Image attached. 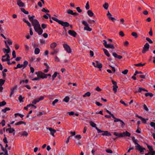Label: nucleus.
I'll return each instance as SVG.
<instances>
[{"label": "nucleus", "instance_id": "obj_7", "mask_svg": "<svg viewBox=\"0 0 155 155\" xmlns=\"http://www.w3.org/2000/svg\"><path fill=\"white\" fill-rule=\"evenodd\" d=\"M103 41L104 42L103 45L105 48H111L112 49H114V47L113 45L110 44H107V42L105 40H103Z\"/></svg>", "mask_w": 155, "mask_h": 155}, {"label": "nucleus", "instance_id": "obj_31", "mask_svg": "<svg viewBox=\"0 0 155 155\" xmlns=\"http://www.w3.org/2000/svg\"><path fill=\"white\" fill-rule=\"evenodd\" d=\"M24 97H23L21 95H20L18 98L20 102H24L23 99H24Z\"/></svg>", "mask_w": 155, "mask_h": 155}, {"label": "nucleus", "instance_id": "obj_14", "mask_svg": "<svg viewBox=\"0 0 155 155\" xmlns=\"http://www.w3.org/2000/svg\"><path fill=\"white\" fill-rule=\"evenodd\" d=\"M17 3L20 7H24L25 6L24 3L21 0H17Z\"/></svg>", "mask_w": 155, "mask_h": 155}, {"label": "nucleus", "instance_id": "obj_48", "mask_svg": "<svg viewBox=\"0 0 155 155\" xmlns=\"http://www.w3.org/2000/svg\"><path fill=\"white\" fill-rule=\"evenodd\" d=\"M90 125L93 127H94L96 128V124L94 122L91 121L90 122Z\"/></svg>", "mask_w": 155, "mask_h": 155}, {"label": "nucleus", "instance_id": "obj_30", "mask_svg": "<svg viewBox=\"0 0 155 155\" xmlns=\"http://www.w3.org/2000/svg\"><path fill=\"white\" fill-rule=\"evenodd\" d=\"M58 74V73L57 72H55L54 73V74L52 76V81H53L54 80L55 78L57 76V75Z\"/></svg>", "mask_w": 155, "mask_h": 155}, {"label": "nucleus", "instance_id": "obj_44", "mask_svg": "<svg viewBox=\"0 0 155 155\" xmlns=\"http://www.w3.org/2000/svg\"><path fill=\"white\" fill-rule=\"evenodd\" d=\"M145 95L146 97L150 96V97H152L153 96V94L151 93H146Z\"/></svg>", "mask_w": 155, "mask_h": 155}, {"label": "nucleus", "instance_id": "obj_10", "mask_svg": "<svg viewBox=\"0 0 155 155\" xmlns=\"http://www.w3.org/2000/svg\"><path fill=\"white\" fill-rule=\"evenodd\" d=\"M112 82L113 84V89L114 91V93H115L117 92V88L118 87L117 86V82L113 80H112Z\"/></svg>", "mask_w": 155, "mask_h": 155}, {"label": "nucleus", "instance_id": "obj_25", "mask_svg": "<svg viewBox=\"0 0 155 155\" xmlns=\"http://www.w3.org/2000/svg\"><path fill=\"white\" fill-rule=\"evenodd\" d=\"M103 132H104V133L102 134L103 136H110L111 135V134L109 133L108 131H104Z\"/></svg>", "mask_w": 155, "mask_h": 155}, {"label": "nucleus", "instance_id": "obj_39", "mask_svg": "<svg viewBox=\"0 0 155 155\" xmlns=\"http://www.w3.org/2000/svg\"><path fill=\"white\" fill-rule=\"evenodd\" d=\"M114 134L117 137H122L121 133H118L116 132H114Z\"/></svg>", "mask_w": 155, "mask_h": 155}, {"label": "nucleus", "instance_id": "obj_9", "mask_svg": "<svg viewBox=\"0 0 155 155\" xmlns=\"http://www.w3.org/2000/svg\"><path fill=\"white\" fill-rule=\"evenodd\" d=\"M63 46L64 49L68 53H71V49L70 46L66 44H63Z\"/></svg>", "mask_w": 155, "mask_h": 155}, {"label": "nucleus", "instance_id": "obj_3", "mask_svg": "<svg viewBox=\"0 0 155 155\" xmlns=\"http://www.w3.org/2000/svg\"><path fill=\"white\" fill-rule=\"evenodd\" d=\"M2 60V61H8V64L9 65L12 64V63L10 62V56L9 54H6V56H3Z\"/></svg>", "mask_w": 155, "mask_h": 155}, {"label": "nucleus", "instance_id": "obj_47", "mask_svg": "<svg viewBox=\"0 0 155 155\" xmlns=\"http://www.w3.org/2000/svg\"><path fill=\"white\" fill-rule=\"evenodd\" d=\"M132 140L133 141L134 143L136 144L137 145L138 144H139L137 142V140L135 139V138L134 137H132Z\"/></svg>", "mask_w": 155, "mask_h": 155}, {"label": "nucleus", "instance_id": "obj_57", "mask_svg": "<svg viewBox=\"0 0 155 155\" xmlns=\"http://www.w3.org/2000/svg\"><path fill=\"white\" fill-rule=\"evenodd\" d=\"M85 8L87 10L89 9L90 8L89 4V2H87V3L86 4L85 6Z\"/></svg>", "mask_w": 155, "mask_h": 155}, {"label": "nucleus", "instance_id": "obj_6", "mask_svg": "<svg viewBox=\"0 0 155 155\" xmlns=\"http://www.w3.org/2000/svg\"><path fill=\"white\" fill-rule=\"evenodd\" d=\"M92 64L94 67L99 68L101 70L102 66V64L99 61H97L95 62H93Z\"/></svg>", "mask_w": 155, "mask_h": 155}, {"label": "nucleus", "instance_id": "obj_8", "mask_svg": "<svg viewBox=\"0 0 155 155\" xmlns=\"http://www.w3.org/2000/svg\"><path fill=\"white\" fill-rule=\"evenodd\" d=\"M150 45L149 44L147 43L144 45L142 51V53L145 54L147 51L149 49Z\"/></svg>", "mask_w": 155, "mask_h": 155}, {"label": "nucleus", "instance_id": "obj_59", "mask_svg": "<svg viewBox=\"0 0 155 155\" xmlns=\"http://www.w3.org/2000/svg\"><path fill=\"white\" fill-rule=\"evenodd\" d=\"M18 115L20 117H21V118H22L24 115H22V114H18V113H16V114H15V117H17V115Z\"/></svg>", "mask_w": 155, "mask_h": 155}, {"label": "nucleus", "instance_id": "obj_26", "mask_svg": "<svg viewBox=\"0 0 155 155\" xmlns=\"http://www.w3.org/2000/svg\"><path fill=\"white\" fill-rule=\"evenodd\" d=\"M88 15L90 17H92L94 15V13L91 10H89L87 11Z\"/></svg>", "mask_w": 155, "mask_h": 155}, {"label": "nucleus", "instance_id": "obj_11", "mask_svg": "<svg viewBox=\"0 0 155 155\" xmlns=\"http://www.w3.org/2000/svg\"><path fill=\"white\" fill-rule=\"evenodd\" d=\"M46 129H48L49 130L50 132V134L53 137H55L54 133L56 132V131L55 130L53 129L51 127H47Z\"/></svg>", "mask_w": 155, "mask_h": 155}, {"label": "nucleus", "instance_id": "obj_1", "mask_svg": "<svg viewBox=\"0 0 155 155\" xmlns=\"http://www.w3.org/2000/svg\"><path fill=\"white\" fill-rule=\"evenodd\" d=\"M33 26H34L35 31L37 32L38 35H41L43 31L41 28L40 25L38 21L35 19L32 22Z\"/></svg>", "mask_w": 155, "mask_h": 155}, {"label": "nucleus", "instance_id": "obj_56", "mask_svg": "<svg viewBox=\"0 0 155 155\" xmlns=\"http://www.w3.org/2000/svg\"><path fill=\"white\" fill-rule=\"evenodd\" d=\"M5 82V80H3L2 79H0V86H2Z\"/></svg>", "mask_w": 155, "mask_h": 155}, {"label": "nucleus", "instance_id": "obj_50", "mask_svg": "<svg viewBox=\"0 0 155 155\" xmlns=\"http://www.w3.org/2000/svg\"><path fill=\"white\" fill-rule=\"evenodd\" d=\"M107 15L109 20L110 19V18H111L112 17V16L111 14L110 13V12L108 11L107 12Z\"/></svg>", "mask_w": 155, "mask_h": 155}, {"label": "nucleus", "instance_id": "obj_53", "mask_svg": "<svg viewBox=\"0 0 155 155\" xmlns=\"http://www.w3.org/2000/svg\"><path fill=\"white\" fill-rule=\"evenodd\" d=\"M6 104V103L4 101L0 102V107L5 105Z\"/></svg>", "mask_w": 155, "mask_h": 155}, {"label": "nucleus", "instance_id": "obj_63", "mask_svg": "<svg viewBox=\"0 0 155 155\" xmlns=\"http://www.w3.org/2000/svg\"><path fill=\"white\" fill-rule=\"evenodd\" d=\"M7 42L10 45H11L12 44V42L11 39H9L7 41Z\"/></svg>", "mask_w": 155, "mask_h": 155}, {"label": "nucleus", "instance_id": "obj_34", "mask_svg": "<svg viewBox=\"0 0 155 155\" xmlns=\"http://www.w3.org/2000/svg\"><path fill=\"white\" fill-rule=\"evenodd\" d=\"M23 68V64H18L16 67L15 68V69H17L18 68Z\"/></svg>", "mask_w": 155, "mask_h": 155}, {"label": "nucleus", "instance_id": "obj_35", "mask_svg": "<svg viewBox=\"0 0 155 155\" xmlns=\"http://www.w3.org/2000/svg\"><path fill=\"white\" fill-rule=\"evenodd\" d=\"M43 17L44 18L46 19H48V18L50 19L51 15L47 13L46 15H44Z\"/></svg>", "mask_w": 155, "mask_h": 155}, {"label": "nucleus", "instance_id": "obj_55", "mask_svg": "<svg viewBox=\"0 0 155 155\" xmlns=\"http://www.w3.org/2000/svg\"><path fill=\"white\" fill-rule=\"evenodd\" d=\"M28 80L26 79L25 80H23L20 81V84H21L23 83H28Z\"/></svg>", "mask_w": 155, "mask_h": 155}, {"label": "nucleus", "instance_id": "obj_51", "mask_svg": "<svg viewBox=\"0 0 155 155\" xmlns=\"http://www.w3.org/2000/svg\"><path fill=\"white\" fill-rule=\"evenodd\" d=\"M67 12L68 14L73 15V12L72 10L70 9H68L67 10Z\"/></svg>", "mask_w": 155, "mask_h": 155}, {"label": "nucleus", "instance_id": "obj_36", "mask_svg": "<svg viewBox=\"0 0 155 155\" xmlns=\"http://www.w3.org/2000/svg\"><path fill=\"white\" fill-rule=\"evenodd\" d=\"M91 95V94L90 92H88L86 93H85L84 94L83 96V97H90Z\"/></svg>", "mask_w": 155, "mask_h": 155}, {"label": "nucleus", "instance_id": "obj_19", "mask_svg": "<svg viewBox=\"0 0 155 155\" xmlns=\"http://www.w3.org/2000/svg\"><path fill=\"white\" fill-rule=\"evenodd\" d=\"M57 44L56 43L54 42L51 43L50 45V47L51 49H54L57 46Z\"/></svg>", "mask_w": 155, "mask_h": 155}, {"label": "nucleus", "instance_id": "obj_16", "mask_svg": "<svg viewBox=\"0 0 155 155\" xmlns=\"http://www.w3.org/2000/svg\"><path fill=\"white\" fill-rule=\"evenodd\" d=\"M59 24L62 26L65 27H68L69 26V24L68 22H64L61 21Z\"/></svg>", "mask_w": 155, "mask_h": 155}, {"label": "nucleus", "instance_id": "obj_23", "mask_svg": "<svg viewBox=\"0 0 155 155\" xmlns=\"http://www.w3.org/2000/svg\"><path fill=\"white\" fill-rule=\"evenodd\" d=\"M147 145L148 148L150 150V152L154 153V151H153L152 147V146H150L148 145V144H147Z\"/></svg>", "mask_w": 155, "mask_h": 155}, {"label": "nucleus", "instance_id": "obj_22", "mask_svg": "<svg viewBox=\"0 0 155 155\" xmlns=\"http://www.w3.org/2000/svg\"><path fill=\"white\" fill-rule=\"evenodd\" d=\"M103 51L104 53V54L107 57H109L110 56V55L108 51L105 48L103 49Z\"/></svg>", "mask_w": 155, "mask_h": 155}, {"label": "nucleus", "instance_id": "obj_12", "mask_svg": "<svg viewBox=\"0 0 155 155\" xmlns=\"http://www.w3.org/2000/svg\"><path fill=\"white\" fill-rule=\"evenodd\" d=\"M121 135L122 137H130V134L127 131H126L125 132L121 133Z\"/></svg>", "mask_w": 155, "mask_h": 155}, {"label": "nucleus", "instance_id": "obj_38", "mask_svg": "<svg viewBox=\"0 0 155 155\" xmlns=\"http://www.w3.org/2000/svg\"><path fill=\"white\" fill-rule=\"evenodd\" d=\"M52 19L54 21H56V22L58 23L59 24L60 23V22H61V20H59L57 18H55V17H52Z\"/></svg>", "mask_w": 155, "mask_h": 155}, {"label": "nucleus", "instance_id": "obj_33", "mask_svg": "<svg viewBox=\"0 0 155 155\" xmlns=\"http://www.w3.org/2000/svg\"><path fill=\"white\" fill-rule=\"evenodd\" d=\"M7 130L8 131L9 133H12L15 131V130L13 128H11L7 129L6 131H7Z\"/></svg>", "mask_w": 155, "mask_h": 155}, {"label": "nucleus", "instance_id": "obj_28", "mask_svg": "<svg viewBox=\"0 0 155 155\" xmlns=\"http://www.w3.org/2000/svg\"><path fill=\"white\" fill-rule=\"evenodd\" d=\"M120 24L121 25H123L124 26H126V25L125 23V21L124 19L121 18L120 19Z\"/></svg>", "mask_w": 155, "mask_h": 155}, {"label": "nucleus", "instance_id": "obj_37", "mask_svg": "<svg viewBox=\"0 0 155 155\" xmlns=\"http://www.w3.org/2000/svg\"><path fill=\"white\" fill-rule=\"evenodd\" d=\"M142 91H148V90L147 89H145V88H143L140 87L139 88V89L138 90V92L140 93Z\"/></svg>", "mask_w": 155, "mask_h": 155}, {"label": "nucleus", "instance_id": "obj_27", "mask_svg": "<svg viewBox=\"0 0 155 155\" xmlns=\"http://www.w3.org/2000/svg\"><path fill=\"white\" fill-rule=\"evenodd\" d=\"M40 52V49L38 48H36L35 49L34 51L35 54H39Z\"/></svg>", "mask_w": 155, "mask_h": 155}, {"label": "nucleus", "instance_id": "obj_61", "mask_svg": "<svg viewBox=\"0 0 155 155\" xmlns=\"http://www.w3.org/2000/svg\"><path fill=\"white\" fill-rule=\"evenodd\" d=\"M25 50L27 51H28L29 49V48L28 46L27 45L25 44L24 45Z\"/></svg>", "mask_w": 155, "mask_h": 155}, {"label": "nucleus", "instance_id": "obj_64", "mask_svg": "<svg viewBox=\"0 0 155 155\" xmlns=\"http://www.w3.org/2000/svg\"><path fill=\"white\" fill-rule=\"evenodd\" d=\"M77 11L79 13L81 12L82 11V10L80 9L79 7H77L76 8Z\"/></svg>", "mask_w": 155, "mask_h": 155}, {"label": "nucleus", "instance_id": "obj_42", "mask_svg": "<svg viewBox=\"0 0 155 155\" xmlns=\"http://www.w3.org/2000/svg\"><path fill=\"white\" fill-rule=\"evenodd\" d=\"M20 9L21 11L24 14H28V12L25 11V9L24 8H21Z\"/></svg>", "mask_w": 155, "mask_h": 155}, {"label": "nucleus", "instance_id": "obj_49", "mask_svg": "<svg viewBox=\"0 0 155 155\" xmlns=\"http://www.w3.org/2000/svg\"><path fill=\"white\" fill-rule=\"evenodd\" d=\"M146 39L150 43L152 44L153 43V41L149 38L147 37Z\"/></svg>", "mask_w": 155, "mask_h": 155}, {"label": "nucleus", "instance_id": "obj_32", "mask_svg": "<svg viewBox=\"0 0 155 155\" xmlns=\"http://www.w3.org/2000/svg\"><path fill=\"white\" fill-rule=\"evenodd\" d=\"M24 124L25 125L26 124V123L23 121H19L15 124V125H18L21 124Z\"/></svg>", "mask_w": 155, "mask_h": 155}, {"label": "nucleus", "instance_id": "obj_46", "mask_svg": "<svg viewBox=\"0 0 155 155\" xmlns=\"http://www.w3.org/2000/svg\"><path fill=\"white\" fill-rule=\"evenodd\" d=\"M10 110V109L9 108L7 107L4 109H2V111L4 112V113H6L7 111L9 110Z\"/></svg>", "mask_w": 155, "mask_h": 155}, {"label": "nucleus", "instance_id": "obj_40", "mask_svg": "<svg viewBox=\"0 0 155 155\" xmlns=\"http://www.w3.org/2000/svg\"><path fill=\"white\" fill-rule=\"evenodd\" d=\"M131 35L135 38H137L138 36L137 34L135 32H133L131 33Z\"/></svg>", "mask_w": 155, "mask_h": 155}, {"label": "nucleus", "instance_id": "obj_13", "mask_svg": "<svg viewBox=\"0 0 155 155\" xmlns=\"http://www.w3.org/2000/svg\"><path fill=\"white\" fill-rule=\"evenodd\" d=\"M17 88V85H15L11 89V91L10 94V97H11L12 95L14 94L15 90Z\"/></svg>", "mask_w": 155, "mask_h": 155}, {"label": "nucleus", "instance_id": "obj_52", "mask_svg": "<svg viewBox=\"0 0 155 155\" xmlns=\"http://www.w3.org/2000/svg\"><path fill=\"white\" fill-rule=\"evenodd\" d=\"M112 118L115 119L114 120V122H118V121L120 122V121L121 120L120 119L116 118L114 116V117H112Z\"/></svg>", "mask_w": 155, "mask_h": 155}, {"label": "nucleus", "instance_id": "obj_29", "mask_svg": "<svg viewBox=\"0 0 155 155\" xmlns=\"http://www.w3.org/2000/svg\"><path fill=\"white\" fill-rule=\"evenodd\" d=\"M28 17L29 20L32 23L34 20V18L35 17V16L32 15V16H31L30 15H28Z\"/></svg>", "mask_w": 155, "mask_h": 155}, {"label": "nucleus", "instance_id": "obj_43", "mask_svg": "<svg viewBox=\"0 0 155 155\" xmlns=\"http://www.w3.org/2000/svg\"><path fill=\"white\" fill-rule=\"evenodd\" d=\"M70 98L68 96H66L64 99L63 101L66 102H68Z\"/></svg>", "mask_w": 155, "mask_h": 155}, {"label": "nucleus", "instance_id": "obj_15", "mask_svg": "<svg viewBox=\"0 0 155 155\" xmlns=\"http://www.w3.org/2000/svg\"><path fill=\"white\" fill-rule=\"evenodd\" d=\"M68 34L71 36L74 37L77 35V33L74 31L71 30H69L68 31Z\"/></svg>", "mask_w": 155, "mask_h": 155}, {"label": "nucleus", "instance_id": "obj_4", "mask_svg": "<svg viewBox=\"0 0 155 155\" xmlns=\"http://www.w3.org/2000/svg\"><path fill=\"white\" fill-rule=\"evenodd\" d=\"M35 74H37L38 76L39 77L40 79L41 78L42 79L46 78H47V75L46 74L42 72L38 71L36 72Z\"/></svg>", "mask_w": 155, "mask_h": 155}, {"label": "nucleus", "instance_id": "obj_17", "mask_svg": "<svg viewBox=\"0 0 155 155\" xmlns=\"http://www.w3.org/2000/svg\"><path fill=\"white\" fill-rule=\"evenodd\" d=\"M112 55L114 58H117L118 59H121L122 58L121 56L117 55L115 52H113Z\"/></svg>", "mask_w": 155, "mask_h": 155}, {"label": "nucleus", "instance_id": "obj_21", "mask_svg": "<svg viewBox=\"0 0 155 155\" xmlns=\"http://www.w3.org/2000/svg\"><path fill=\"white\" fill-rule=\"evenodd\" d=\"M19 134L21 135V136H27L28 134V133L25 131H23L21 133H19Z\"/></svg>", "mask_w": 155, "mask_h": 155}, {"label": "nucleus", "instance_id": "obj_18", "mask_svg": "<svg viewBox=\"0 0 155 155\" xmlns=\"http://www.w3.org/2000/svg\"><path fill=\"white\" fill-rule=\"evenodd\" d=\"M52 51L51 52V55H55L57 53L59 52V49H52Z\"/></svg>", "mask_w": 155, "mask_h": 155}, {"label": "nucleus", "instance_id": "obj_41", "mask_svg": "<svg viewBox=\"0 0 155 155\" xmlns=\"http://www.w3.org/2000/svg\"><path fill=\"white\" fill-rule=\"evenodd\" d=\"M28 62L27 61H25L23 62V64H22L23 66V68H26L28 65Z\"/></svg>", "mask_w": 155, "mask_h": 155}, {"label": "nucleus", "instance_id": "obj_62", "mask_svg": "<svg viewBox=\"0 0 155 155\" xmlns=\"http://www.w3.org/2000/svg\"><path fill=\"white\" fill-rule=\"evenodd\" d=\"M41 11L42 12H45V13L49 12V10H46L44 8H43L42 9Z\"/></svg>", "mask_w": 155, "mask_h": 155}, {"label": "nucleus", "instance_id": "obj_24", "mask_svg": "<svg viewBox=\"0 0 155 155\" xmlns=\"http://www.w3.org/2000/svg\"><path fill=\"white\" fill-rule=\"evenodd\" d=\"M109 6L107 2L105 3L103 5V7L105 10H107Z\"/></svg>", "mask_w": 155, "mask_h": 155}, {"label": "nucleus", "instance_id": "obj_5", "mask_svg": "<svg viewBox=\"0 0 155 155\" xmlns=\"http://www.w3.org/2000/svg\"><path fill=\"white\" fill-rule=\"evenodd\" d=\"M136 149L138 150L141 154H143L144 150H146L144 148L142 147L139 144H138L136 146Z\"/></svg>", "mask_w": 155, "mask_h": 155}, {"label": "nucleus", "instance_id": "obj_58", "mask_svg": "<svg viewBox=\"0 0 155 155\" xmlns=\"http://www.w3.org/2000/svg\"><path fill=\"white\" fill-rule=\"evenodd\" d=\"M32 105H33V104H30L28 105L26 107H24V109L26 110H28V108Z\"/></svg>", "mask_w": 155, "mask_h": 155}, {"label": "nucleus", "instance_id": "obj_2", "mask_svg": "<svg viewBox=\"0 0 155 155\" xmlns=\"http://www.w3.org/2000/svg\"><path fill=\"white\" fill-rule=\"evenodd\" d=\"M82 24L85 26L84 28V30H86L89 31H92V29L89 27V24L86 21L84 20L82 21Z\"/></svg>", "mask_w": 155, "mask_h": 155}, {"label": "nucleus", "instance_id": "obj_60", "mask_svg": "<svg viewBox=\"0 0 155 155\" xmlns=\"http://www.w3.org/2000/svg\"><path fill=\"white\" fill-rule=\"evenodd\" d=\"M143 108L145 110L147 111H148L149 110L148 108L145 104H144L143 105Z\"/></svg>", "mask_w": 155, "mask_h": 155}, {"label": "nucleus", "instance_id": "obj_54", "mask_svg": "<svg viewBox=\"0 0 155 155\" xmlns=\"http://www.w3.org/2000/svg\"><path fill=\"white\" fill-rule=\"evenodd\" d=\"M141 119L142 120L143 123L144 124H146L147 123V121L148 120V119L147 118L146 119H145L144 118H143L142 117V118H141Z\"/></svg>", "mask_w": 155, "mask_h": 155}, {"label": "nucleus", "instance_id": "obj_20", "mask_svg": "<svg viewBox=\"0 0 155 155\" xmlns=\"http://www.w3.org/2000/svg\"><path fill=\"white\" fill-rule=\"evenodd\" d=\"M7 49H6L5 48H4L3 49V51L4 53H6V54L4 55V56H6V54H9L8 53L10 52V49L9 47V48H7Z\"/></svg>", "mask_w": 155, "mask_h": 155}, {"label": "nucleus", "instance_id": "obj_45", "mask_svg": "<svg viewBox=\"0 0 155 155\" xmlns=\"http://www.w3.org/2000/svg\"><path fill=\"white\" fill-rule=\"evenodd\" d=\"M145 63H143V64H142L141 63H140L139 64H135V65L136 66H137V67H142V66H144L145 65Z\"/></svg>", "mask_w": 155, "mask_h": 155}]
</instances>
